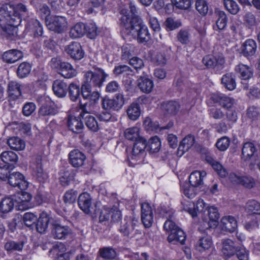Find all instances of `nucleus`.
Here are the masks:
<instances>
[{"label": "nucleus", "mask_w": 260, "mask_h": 260, "mask_svg": "<svg viewBox=\"0 0 260 260\" xmlns=\"http://www.w3.org/2000/svg\"><path fill=\"white\" fill-rule=\"evenodd\" d=\"M128 5L129 9L120 10V25L123 32L131 38L137 39L139 43L147 42L150 39L147 27L136 15L137 10L134 3L128 1Z\"/></svg>", "instance_id": "1"}, {"label": "nucleus", "mask_w": 260, "mask_h": 260, "mask_svg": "<svg viewBox=\"0 0 260 260\" xmlns=\"http://www.w3.org/2000/svg\"><path fill=\"white\" fill-rule=\"evenodd\" d=\"M108 75L102 69H99L94 72L89 71L84 74L85 84L82 89L89 91L92 86L101 87Z\"/></svg>", "instance_id": "2"}, {"label": "nucleus", "mask_w": 260, "mask_h": 260, "mask_svg": "<svg viewBox=\"0 0 260 260\" xmlns=\"http://www.w3.org/2000/svg\"><path fill=\"white\" fill-rule=\"evenodd\" d=\"M124 104L123 95L117 93L112 99L105 96L102 99V107L104 109L110 111L119 110Z\"/></svg>", "instance_id": "3"}, {"label": "nucleus", "mask_w": 260, "mask_h": 260, "mask_svg": "<svg viewBox=\"0 0 260 260\" xmlns=\"http://www.w3.org/2000/svg\"><path fill=\"white\" fill-rule=\"evenodd\" d=\"M14 6L9 4H5L0 8V27L5 28L10 23L17 21L16 15L15 16Z\"/></svg>", "instance_id": "4"}, {"label": "nucleus", "mask_w": 260, "mask_h": 260, "mask_svg": "<svg viewBox=\"0 0 260 260\" xmlns=\"http://www.w3.org/2000/svg\"><path fill=\"white\" fill-rule=\"evenodd\" d=\"M48 28L57 33H62L66 30L68 23L65 17L62 16H53L47 23Z\"/></svg>", "instance_id": "5"}, {"label": "nucleus", "mask_w": 260, "mask_h": 260, "mask_svg": "<svg viewBox=\"0 0 260 260\" xmlns=\"http://www.w3.org/2000/svg\"><path fill=\"white\" fill-rule=\"evenodd\" d=\"M42 161V156L40 155H36L32 160L30 167L32 169L37 180L39 182H43L47 179L48 176L43 170Z\"/></svg>", "instance_id": "6"}, {"label": "nucleus", "mask_w": 260, "mask_h": 260, "mask_svg": "<svg viewBox=\"0 0 260 260\" xmlns=\"http://www.w3.org/2000/svg\"><path fill=\"white\" fill-rule=\"evenodd\" d=\"M230 180L235 184H240L247 188H252L255 185V181L251 177L242 176L234 173L229 175Z\"/></svg>", "instance_id": "7"}, {"label": "nucleus", "mask_w": 260, "mask_h": 260, "mask_svg": "<svg viewBox=\"0 0 260 260\" xmlns=\"http://www.w3.org/2000/svg\"><path fill=\"white\" fill-rule=\"evenodd\" d=\"M71 233L72 230L69 226L62 225L57 221L51 224V234L55 239H64Z\"/></svg>", "instance_id": "8"}, {"label": "nucleus", "mask_w": 260, "mask_h": 260, "mask_svg": "<svg viewBox=\"0 0 260 260\" xmlns=\"http://www.w3.org/2000/svg\"><path fill=\"white\" fill-rule=\"evenodd\" d=\"M202 62L207 68H217L218 70H221L225 60L222 55H208L203 58Z\"/></svg>", "instance_id": "9"}, {"label": "nucleus", "mask_w": 260, "mask_h": 260, "mask_svg": "<svg viewBox=\"0 0 260 260\" xmlns=\"http://www.w3.org/2000/svg\"><path fill=\"white\" fill-rule=\"evenodd\" d=\"M8 180L10 185L18 187L21 190H25L28 186V183L24 179L23 175L19 172L10 174Z\"/></svg>", "instance_id": "10"}, {"label": "nucleus", "mask_w": 260, "mask_h": 260, "mask_svg": "<svg viewBox=\"0 0 260 260\" xmlns=\"http://www.w3.org/2000/svg\"><path fill=\"white\" fill-rule=\"evenodd\" d=\"M65 51L74 60H80L84 55L80 44L77 42H73L66 46Z\"/></svg>", "instance_id": "11"}, {"label": "nucleus", "mask_w": 260, "mask_h": 260, "mask_svg": "<svg viewBox=\"0 0 260 260\" xmlns=\"http://www.w3.org/2000/svg\"><path fill=\"white\" fill-rule=\"evenodd\" d=\"M137 223V219L125 218L121 222L119 231L123 236L128 237L134 232Z\"/></svg>", "instance_id": "12"}, {"label": "nucleus", "mask_w": 260, "mask_h": 260, "mask_svg": "<svg viewBox=\"0 0 260 260\" xmlns=\"http://www.w3.org/2000/svg\"><path fill=\"white\" fill-rule=\"evenodd\" d=\"M58 73L65 78H71L76 76L77 71L69 62L59 61Z\"/></svg>", "instance_id": "13"}, {"label": "nucleus", "mask_w": 260, "mask_h": 260, "mask_svg": "<svg viewBox=\"0 0 260 260\" xmlns=\"http://www.w3.org/2000/svg\"><path fill=\"white\" fill-rule=\"evenodd\" d=\"M32 196L30 193L26 192H22L18 200H16L18 210H24L32 207L34 205L30 202Z\"/></svg>", "instance_id": "14"}, {"label": "nucleus", "mask_w": 260, "mask_h": 260, "mask_svg": "<svg viewBox=\"0 0 260 260\" xmlns=\"http://www.w3.org/2000/svg\"><path fill=\"white\" fill-rule=\"evenodd\" d=\"M78 205L80 208L86 214L91 212L92 205V199L90 195L87 192L81 194L78 197Z\"/></svg>", "instance_id": "15"}, {"label": "nucleus", "mask_w": 260, "mask_h": 260, "mask_svg": "<svg viewBox=\"0 0 260 260\" xmlns=\"http://www.w3.org/2000/svg\"><path fill=\"white\" fill-rule=\"evenodd\" d=\"M58 113L57 108L54 104L48 102L43 104L39 110V117L54 116Z\"/></svg>", "instance_id": "16"}, {"label": "nucleus", "mask_w": 260, "mask_h": 260, "mask_svg": "<svg viewBox=\"0 0 260 260\" xmlns=\"http://www.w3.org/2000/svg\"><path fill=\"white\" fill-rule=\"evenodd\" d=\"M221 225L222 230L233 233L237 228V222L234 217L225 216L221 218Z\"/></svg>", "instance_id": "17"}, {"label": "nucleus", "mask_w": 260, "mask_h": 260, "mask_svg": "<svg viewBox=\"0 0 260 260\" xmlns=\"http://www.w3.org/2000/svg\"><path fill=\"white\" fill-rule=\"evenodd\" d=\"M146 146V141L144 138L141 137L137 139L134 144L131 155L132 159H136L137 157L144 153Z\"/></svg>", "instance_id": "18"}, {"label": "nucleus", "mask_w": 260, "mask_h": 260, "mask_svg": "<svg viewBox=\"0 0 260 260\" xmlns=\"http://www.w3.org/2000/svg\"><path fill=\"white\" fill-rule=\"evenodd\" d=\"M23 57L22 52L18 50L12 49L5 52L2 56V58L4 61L8 63H13L21 59Z\"/></svg>", "instance_id": "19"}, {"label": "nucleus", "mask_w": 260, "mask_h": 260, "mask_svg": "<svg viewBox=\"0 0 260 260\" xmlns=\"http://www.w3.org/2000/svg\"><path fill=\"white\" fill-rule=\"evenodd\" d=\"M85 155L78 150H74L69 153V160L74 167L82 166L85 159Z\"/></svg>", "instance_id": "20"}, {"label": "nucleus", "mask_w": 260, "mask_h": 260, "mask_svg": "<svg viewBox=\"0 0 260 260\" xmlns=\"http://www.w3.org/2000/svg\"><path fill=\"white\" fill-rule=\"evenodd\" d=\"M21 85L15 81L9 82L7 92L10 100L15 101L21 95Z\"/></svg>", "instance_id": "21"}, {"label": "nucleus", "mask_w": 260, "mask_h": 260, "mask_svg": "<svg viewBox=\"0 0 260 260\" xmlns=\"http://www.w3.org/2000/svg\"><path fill=\"white\" fill-rule=\"evenodd\" d=\"M186 240L184 232L180 228L170 233L168 237V241L173 244L183 245Z\"/></svg>", "instance_id": "22"}, {"label": "nucleus", "mask_w": 260, "mask_h": 260, "mask_svg": "<svg viewBox=\"0 0 260 260\" xmlns=\"http://www.w3.org/2000/svg\"><path fill=\"white\" fill-rule=\"evenodd\" d=\"M69 129L74 133L79 134L82 132L84 125L81 120L78 117L70 116L68 120Z\"/></svg>", "instance_id": "23"}, {"label": "nucleus", "mask_w": 260, "mask_h": 260, "mask_svg": "<svg viewBox=\"0 0 260 260\" xmlns=\"http://www.w3.org/2000/svg\"><path fill=\"white\" fill-rule=\"evenodd\" d=\"M236 243L231 239H225L222 242V252L228 257L234 256L237 250Z\"/></svg>", "instance_id": "24"}, {"label": "nucleus", "mask_w": 260, "mask_h": 260, "mask_svg": "<svg viewBox=\"0 0 260 260\" xmlns=\"http://www.w3.org/2000/svg\"><path fill=\"white\" fill-rule=\"evenodd\" d=\"M206 176V172L204 171H195L192 172L189 178V183L191 185L197 187L203 184V178Z\"/></svg>", "instance_id": "25"}, {"label": "nucleus", "mask_w": 260, "mask_h": 260, "mask_svg": "<svg viewBox=\"0 0 260 260\" xmlns=\"http://www.w3.org/2000/svg\"><path fill=\"white\" fill-rule=\"evenodd\" d=\"M256 151L254 144L251 142H246L244 144L242 150V158L247 161L254 156Z\"/></svg>", "instance_id": "26"}, {"label": "nucleus", "mask_w": 260, "mask_h": 260, "mask_svg": "<svg viewBox=\"0 0 260 260\" xmlns=\"http://www.w3.org/2000/svg\"><path fill=\"white\" fill-rule=\"evenodd\" d=\"M137 82L139 88L144 93H150L154 86L152 80L146 77L141 76L138 79Z\"/></svg>", "instance_id": "27"}, {"label": "nucleus", "mask_w": 260, "mask_h": 260, "mask_svg": "<svg viewBox=\"0 0 260 260\" xmlns=\"http://www.w3.org/2000/svg\"><path fill=\"white\" fill-rule=\"evenodd\" d=\"M52 89L56 95L59 98H63L67 94L68 86L63 81L57 80L54 81Z\"/></svg>", "instance_id": "28"}, {"label": "nucleus", "mask_w": 260, "mask_h": 260, "mask_svg": "<svg viewBox=\"0 0 260 260\" xmlns=\"http://www.w3.org/2000/svg\"><path fill=\"white\" fill-rule=\"evenodd\" d=\"M161 108L165 114L168 115H175L179 110L180 105L177 102L170 101L162 104Z\"/></svg>", "instance_id": "29"}, {"label": "nucleus", "mask_w": 260, "mask_h": 260, "mask_svg": "<svg viewBox=\"0 0 260 260\" xmlns=\"http://www.w3.org/2000/svg\"><path fill=\"white\" fill-rule=\"evenodd\" d=\"M208 215L209 218L208 228H215L217 225L218 220L219 218V213L217 208L215 206L208 207Z\"/></svg>", "instance_id": "30"}, {"label": "nucleus", "mask_w": 260, "mask_h": 260, "mask_svg": "<svg viewBox=\"0 0 260 260\" xmlns=\"http://www.w3.org/2000/svg\"><path fill=\"white\" fill-rule=\"evenodd\" d=\"M245 209L249 214L256 215L257 221H260V204L257 201L254 200L248 201Z\"/></svg>", "instance_id": "31"}, {"label": "nucleus", "mask_w": 260, "mask_h": 260, "mask_svg": "<svg viewBox=\"0 0 260 260\" xmlns=\"http://www.w3.org/2000/svg\"><path fill=\"white\" fill-rule=\"evenodd\" d=\"M85 33L86 25L83 23L79 22L71 27L69 36L73 39H76L82 37Z\"/></svg>", "instance_id": "32"}, {"label": "nucleus", "mask_w": 260, "mask_h": 260, "mask_svg": "<svg viewBox=\"0 0 260 260\" xmlns=\"http://www.w3.org/2000/svg\"><path fill=\"white\" fill-rule=\"evenodd\" d=\"M50 218L46 213H42L39 217L36 224L37 231L41 233H44L47 228Z\"/></svg>", "instance_id": "33"}, {"label": "nucleus", "mask_w": 260, "mask_h": 260, "mask_svg": "<svg viewBox=\"0 0 260 260\" xmlns=\"http://www.w3.org/2000/svg\"><path fill=\"white\" fill-rule=\"evenodd\" d=\"M194 143V137L191 135H187L180 143L178 153H179L180 152H181L180 155H182L193 146Z\"/></svg>", "instance_id": "34"}, {"label": "nucleus", "mask_w": 260, "mask_h": 260, "mask_svg": "<svg viewBox=\"0 0 260 260\" xmlns=\"http://www.w3.org/2000/svg\"><path fill=\"white\" fill-rule=\"evenodd\" d=\"M205 159L207 162L210 164L214 169V170L217 173V174L221 177H224L228 174L225 169L217 161H216L210 155L206 156Z\"/></svg>", "instance_id": "35"}, {"label": "nucleus", "mask_w": 260, "mask_h": 260, "mask_svg": "<svg viewBox=\"0 0 260 260\" xmlns=\"http://www.w3.org/2000/svg\"><path fill=\"white\" fill-rule=\"evenodd\" d=\"M256 42L252 39L247 40L242 46V53L245 56L253 55L256 50Z\"/></svg>", "instance_id": "36"}, {"label": "nucleus", "mask_w": 260, "mask_h": 260, "mask_svg": "<svg viewBox=\"0 0 260 260\" xmlns=\"http://www.w3.org/2000/svg\"><path fill=\"white\" fill-rule=\"evenodd\" d=\"M235 70L240 74V77L244 80H246L250 78L253 75V70L251 67L240 64L236 67Z\"/></svg>", "instance_id": "37"}, {"label": "nucleus", "mask_w": 260, "mask_h": 260, "mask_svg": "<svg viewBox=\"0 0 260 260\" xmlns=\"http://www.w3.org/2000/svg\"><path fill=\"white\" fill-rule=\"evenodd\" d=\"M221 83L226 88L230 90H234L236 86L235 77L231 73H227L222 76Z\"/></svg>", "instance_id": "38"}, {"label": "nucleus", "mask_w": 260, "mask_h": 260, "mask_svg": "<svg viewBox=\"0 0 260 260\" xmlns=\"http://www.w3.org/2000/svg\"><path fill=\"white\" fill-rule=\"evenodd\" d=\"M7 144L11 149L17 151L23 150L25 146L24 141L17 137L9 138Z\"/></svg>", "instance_id": "39"}, {"label": "nucleus", "mask_w": 260, "mask_h": 260, "mask_svg": "<svg viewBox=\"0 0 260 260\" xmlns=\"http://www.w3.org/2000/svg\"><path fill=\"white\" fill-rule=\"evenodd\" d=\"M100 256L105 259H114L117 255L115 250L111 247H105L99 249Z\"/></svg>", "instance_id": "40"}, {"label": "nucleus", "mask_w": 260, "mask_h": 260, "mask_svg": "<svg viewBox=\"0 0 260 260\" xmlns=\"http://www.w3.org/2000/svg\"><path fill=\"white\" fill-rule=\"evenodd\" d=\"M14 206V200L11 198H5L0 203V212L6 213L10 212Z\"/></svg>", "instance_id": "41"}, {"label": "nucleus", "mask_w": 260, "mask_h": 260, "mask_svg": "<svg viewBox=\"0 0 260 260\" xmlns=\"http://www.w3.org/2000/svg\"><path fill=\"white\" fill-rule=\"evenodd\" d=\"M140 107L137 103H132L127 109L128 117L132 120H137L140 116Z\"/></svg>", "instance_id": "42"}, {"label": "nucleus", "mask_w": 260, "mask_h": 260, "mask_svg": "<svg viewBox=\"0 0 260 260\" xmlns=\"http://www.w3.org/2000/svg\"><path fill=\"white\" fill-rule=\"evenodd\" d=\"M31 66L27 62H23L19 64L17 70V74L19 78H23L27 77L30 73Z\"/></svg>", "instance_id": "43"}, {"label": "nucleus", "mask_w": 260, "mask_h": 260, "mask_svg": "<svg viewBox=\"0 0 260 260\" xmlns=\"http://www.w3.org/2000/svg\"><path fill=\"white\" fill-rule=\"evenodd\" d=\"M212 244L211 238L209 236H206L201 238L197 243V247L200 251L209 249Z\"/></svg>", "instance_id": "44"}, {"label": "nucleus", "mask_w": 260, "mask_h": 260, "mask_svg": "<svg viewBox=\"0 0 260 260\" xmlns=\"http://www.w3.org/2000/svg\"><path fill=\"white\" fill-rule=\"evenodd\" d=\"M69 94L71 100L72 101H76L79 98L81 88L79 85L74 83H71L68 87Z\"/></svg>", "instance_id": "45"}, {"label": "nucleus", "mask_w": 260, "mask_h": 260, "mask_svg": "<svg viewBox=\"0 0 260 260\" xmlns=\"http://www.w3.org/2000/svg\"><path fill=\"white\" fill-rule=\"evenodd\" d=\"M161 147V143L159 138L157 136L151 138L149 139L148 147L150 153L158 152Z\"/></svg>", "instance_id": "46"}, {"label": "nucleus", "mask_w": 260, "mask_h": 260, "mask_svg": "<svg viewBox=\"0 0 260 260\" xmlns=\"http://www.w3.org/2000/svg\"><path fill=\"white\" fill-rule=\"evenodd\" d=\"M218 19L216 21V25L214 26L215 30L223 29L227 23V17L223 11H218L217 12Z\"/></svg>", "instance_id": "47"}, {"label": "nucleus", "mask_w": 260, "mask_h": 260, "mask_svg": "<svg viewBox=\"0 0 260 260\" xmlns=\"http://www.w3.org/2000/svg\"><path fill=\"white\" fill-rule=\"evenodd\" d=\"M84 120L85 124L89 129L93 132H97L99 129V126L95 118L90 115H87Z\"/></svg>", "instance_id": "48"}, {"label": "nucleus", "mask_w": 260, "mask_h": 260, "mask_svg": "<svg viewBox=\"0 0 260 260\" xmlns=\"http://www.w3.org/2000/svg\"><path fill=\"white\" fill-rule=\"evenodd\" d=\"M217 102H218L219 105L223 108L225 109H230L235 104L234 99L226 96H218L217 98Z\"/></svg>", "instance_id": "49"}, {"label": "nucleus", "mask_w": 260, "mask_h": 260, "mask_svg": "<svg viewBox=\"0 0 260 260\" xmlns=\"http://www.w3.org/2000/svg\"><path fill=\"white\" fill-rule=\"evenodd\" d=\"M139 128L137 127H133L127 128L124 132V136L126 139L131 141H136L141 138L139 134Z\"/></svg>", "instance_id": "50"}, {"label": "nucleus", "mask_w": 260, "mask_h": 260, "mask_svg": "<svg viewBox=\"0 0 260 260\" xmlns=\"http://www.w3.org/2000/svg\"><path fill=\"white\" fill-rule=\"evenodd\" d=\"M1 157L2 160L6 164L15 162L18 158L16 154L11 151L3 152L1 155Z\"/></svg>", "instance_id": "51"}, {"label": "nucleus", "mask_w": 260, "mask_h": 260, "mask_svg": "<svg viewBox=\"0 0 260 260\" xmlns=\"http://www.w3.org/2000/svg\"><path fill=\"white\" fill-rule=\"evenodd\" d=\"M224 5L226 10L232 14H237L240 10L237 3L233 0H224Z\"/></svg>", "instance_id": "52"}, {"label": "nucleus", "mask_w": 260, "mask_h": 260, "mask_svg": "<svg viewBox=\"0 0 260 260\" xmlns=\"http://www.w3.org/2000/svg\"><path fill=\"white\" fill-rule=\"evenodd\" d=\"M24 246L23 242H16L14 241H9L5 245V248L8 251H20Z\"/></svg>", "instance_id": "53"}, {"label": "nucleus", "mask_w": 260, "mask_h": 260, "mask_svg": "<svg viewBox=\"0 0 260 260\" xmlns=\"http://www.w3.org/2000/svg\"><path fill=\"white\" fill-rule=\"evenodd\" d=\"M182 187L184 195L188 198H193L197 193V187L190 184L186 183Z\"/></svg>", "instance_id": "54"}, {"label": "nucleus", "mask_w": 260, "mask_h": 260, "mask_svg": "<svg viewBox=\"0 0 260 260\" xmlns=\"http://www.w3.org/2000/svg\"><path fill=\"white\" fill-rule=\"evenodd\" d=\"M15 9V13L14 15H16L17 20H18V22H20V17L21 16H25L27 15V9L24 5L22 4H18L16 5V7H14Z\"/></svg>", "instance_id": "55"}, {"label": "nucleus", "mask_w": 260, "mask_h": 260, "mask_svg": "<svg viewBox=\"0 0 260 260\" xmlns=\"http://www.w3.org/2000/svg\"><path fill=\"white\" fill-rule=\"evenodd\" d=\"M19 22H18V20H17L16 22H13L12 23H8L7 26H6L5 28H1L8 35L14 36L17 35L18 31L17 25Z\"/></svg>", "instance_id": "56"}, {"label": "nucleus", "mask_w": 260, "mask_h": 260, "mask_svg": "<svg viewBox=\"0 0 260 260\" xmlns=\"http://www.w3.org/2000/svg\"><path fill=\"white\" fill-rule=\"evenodd\" d=\"M196 8L199 13L202 15H205L208 11V6L205 0H197Z\"/></svg>", "instance_id": "57"}, {"label": "nucleus", "mask_w": 260, "mask_h": 260, "mask_svg": "<svg viewBox=\"0 0 260 260\" xmlns=\"http://www.w3.org/2000/svg\"><path fill=\"white\" fill-rule=\"evenodd\" d=\"M172 217V215H169V219L165 221L164 224V230L168 232H170V233L175 231L177 229H180V228L171 220Z\"/></svg>", "instance_id": "58"}, {"label": "nucleus", "mask_w": 260, "mask_h": 260, "mask_svg": "<svg viewBox=\"0 0 260 260\" xmlns=\"http://www.w3.org/2000/svg\"><path fill=\"white\" fill-rule=\"evenodd\" d=\"M147 19L150 27L154 31H159L160 29V24L157 19L151 15L149 13H147Z\"/></svg>", "instance_id": "59"}, {"label": "nucleus", "mask_w": 260, "mask_h": 260, "mask_svg": "<svg viewBox=\"0 0 260 260\" xmlns=\"http://www.w3.org/2000/svg\"><path fill=\"white\" fill-rule=\"evenodd\" d=\"M37 216L30 212L25 213L23 216V222L27 226L32 225L37 220Z\"/></svg>", "instance_id": "60"}, {"label": "nucleus", "mask_w": 260, "mask_h": 260, "mask_svg": "<svg viewBox=\"0 0 260 260\" xmlns=\"http://www.w3.org/2000/svg\"><path fill=\"white\" fill-rule=\"evenodd\" d=\"M177 37L178 40L182 44H186L189 42V34L187 30L181 29Z\"/></svg>", "instance_id": "61"}, {"label": "nucleus", "mask_w": 260, "mask_h": 260, "mask_svg": "<svg viewBox=\"0 0 260 260\" xmlns=\"http://www.w3.org/2000/svg\"><path fill=\"white\" fill-rule=\"evenodd\" d=\"M98 29L94 23H89L86 26V33L90 39L94 38L98 35Z\"/></svg>", "instance_id": "62"}, {"label": "nucleus", "mask_w": 260, "mask_h": 260, "mask_svg": "<svg viewBox=\"0 0 260 260\" xmlns=\"http://www.w3.org/2000/svg\"><path fill=\"white\" fill-rule=\"evenodd\" d=\"M77 192L73 189L67 191L63 197L64 202L66 203L72 204L76 200Z\"/></svg>", "instance_id": "63"}, {"label": "nucleus", "mask_w": 260, "mask_h": 260, "mask_svg": "<svg viewBox=\"0 0 260 260\" xmlns=\"http://www.w3.org/2000/svg\"><path fill=\"white\" fill-rule=\"evenodd\" d=\"M230 143V139L228 137H223L218 140L216 145L220 151H225L229 147Z\"/></svg>", "instance_id": "64"}]
</instances>
